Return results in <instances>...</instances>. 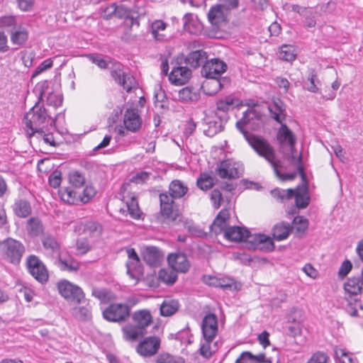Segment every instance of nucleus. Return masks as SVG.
I'll return each instance as SVG.
<instances>
[{
	"instance_id": "14",
	"label": "nucleus",
	"mask_w": 363,
	"mask_h": 363,
	"mask_svg": "<svg viewBox=\"0 0 363 363\" xmlns=\"http://www.w3.org/2000/svg\"><path fill=\"white\" fill-rule=\"evenodd\" d=\"M128 259L126 262L127 274L133 279H138V277L143 274L140 259L133 248L126 250Z\"/></svg>"
},
{
	"instance_id": "16",
	"label": "nucleus",
	"mask_w": 363,
	"mask_h": 363,
	"mask_svg": "<svg viewBox=\"0 0 363 363\" xmlns=\"http://www.w3.org/2000/svg\"><path fill=\"white\" fill-rule=\"evenodd\" d=\"M277 140L281 147L288 146L291 152H294L296 139L293 132L285 123H281L277 133Z\"/></svg>"
},
{
	"instance_id": "6",
	"label": "nucleus",
	"mask_w": 363,
	"mask_h": 363,
	"mask_svg": "<svg viewBox=\"0 0 363 363\" xmlns=\"http://www.w3.org/2000/svg\"><path fill=\"white\" fill-rule=\"evenodd\" d=\"M131 307L128 303H113L102 313L105 320L112 323L125 322L130 315Z\"/></svg>"
},
{
	"instance_id": "34",
	"label": "nucleus",
	"mask_w": 363,
	"mask_h": 363,
	"mask_svg": "<svg viewBox=\"0 0 363 363\" xmlns=\"http://www.w3.org/2000/svg\"><path fill=\"white\" fill-rule=\"evenodd\" d=\"M122 330L124 338L128 341H135L145 334V332L142 330L140 327L133 324H127Z\"/></svg>"
},
{
	"instance_id": "43",
	"label": "nucleus",
	"mask_w": 363,
	"mask_h": 363,
	"mask_svg": "<svg viewBox=\"0 0 363 363\" xmlns=\"http://www.w3.org/2000/svg\"><path fill=\"white\" fill-rule=\"evenodd\" d=\"M320 82L314 70H312L306 80L303 82V88L313 93L318 92V85Z\"/></svg>"
},
{
	"instance_id": "57",
	"label": "nucleus",
	"mask_w": 363,
	"mask_h": 363,
	"mask_svg": "<svg viewBox=\"0 0 363 363\" xmlns=\"http://www.w3.org/2000/svg\"><path fill=\"white\" fill-rule=\"evenodd\" d=\"M86 57L101 69H106L108 67V62L101 55L89 54L86 55Z\"/></svg>"
},
{
	"instance_id": "3",
	"label": "nucleus",
	"mask_w": 363,
	"mask_h": 363,
	"mask_svg": "<svg viewBox=\"0 0 363 363\" xmlns=\"http://www.w3.org/2000/svg\"><path fill=\"white\" fill-rule=\"evenodd\" d=\"M250 147L261 157L267 161L274 169L277 177H281L279 167L281 161L276 157V152L272 145L264 138L252 135L245 138Z\"/></svg>"
},
{
	"instance_id": "53",
	"label": "nucleus",
	"mask_w": 363,
	"mask_h": 363,
	"mask_svg": "<svg viewBox=\"0 0 363 363\" xmlns=\"http://www.w3.org/2000/svg\"><path fill=\"white\" fill-rule=\"evenodd\" d=\"M60 194L61 199L69 204H74L77 201V192L70 188L61 190Z\"/></svg>"
},
{
	"instance_id": "11",
	"label": "nucleus",
	"mask_w": 363,
	"mask_h": 363,
	"mask_svg": "<svg viewBox=\"0 0 363 363\" xmlns=\"http://www.w3.org/2000/svg\"><path fill=\"white\" fill-rule=\"evenodd\" d=\"M27 267L31 275L43 284L48 280V272L42 261L35 255H29L26 260Z\"/></svg>"
},
{
	"instance_id": "9",
	"label": "nucleus",
	"mask_w": 363,
	"mask_h": 363,
	"mask_svg": "<svg viewBox=\"0 0 363 363\" xmlns=\"http://www.w3.org/2000/svg\"><path fill=\"white\" fill-rule=\"evenodd\" d=\"M160 213L167 221L177 222L180 220L181 215L179 211L174 208V201L167 193L160 194Z\"/></svg>"
},
{
	"instance_id": "49",
	"label": "nucleus",
	"mask_w": 363,
	"mask_h": 363,
	"mask_svg": "<svg viewBox=\"0 0 363 363\" xmlns=\"http://www.w3.org/2000/svg\"><path fill=\"white\" fill-rule=\"evenodd\" d=\"M156 363H185L181 357L174 356L167 352L160 354L155 361Z\"/></svg>"
},
{
	"instance_id": "51",
	"label": "nucleus",
	"mask_w": 363,
	"mask_h": 363,
	"mask_svg": "<svg viewBox=\"0 0 363 363\" xmlns=\"http://www.w3.org/2000/svg\"><path fill=\"white\" fill-rule=\"evenodd\" d=\"M126 206L128 211L133 218H140L141 212L139 208L138 201L134 196H132L129 201H126Z\"/></svg>"
},
{
	"instance_id": "22",
	"label": "nucleus",
	"mask_w": 363,
	"mask_h": 363,
	"mask_svg": "<svg viewBox=\"0 0 363 363\" xmlns=\"http://www.w3.org/2000/svg\"><path fill=\"white\" fill-rule=\"evenodd\" d=\"M41 242L45 252L48 255L54 256L60 255V245L57 239L52 235H43L41 238Z\"/></svg>"
},
{
	"instance_id": "1",
	"label": "nucleus",
	"mask_w": 363,
	"mask_h": 363,
	"mask_svg": "<svg viewBox=\"0 0 363 363\" xmlns=\"http://www.w3.org/2000/svg\"><path fill=\"white\" fill-rule=\"evenodd\" d=\"M23 121L26 128L31 131L28 133L29 137L55 129V119L50 116L48 110L38 104L26 113Z\"/></svg>"
},
{
	"instance_id": "38",
	"label": "nucleus",
	"mask_w": 363,
	"mask_h": 363,
	"mask_svg": "<svg viewBox=\"0 0 363 363\" xmlns=\"http://www.w3.org/2000/svg\"><path fill=\"white\" fill-rule=\"evenodd\" d=\"M228 213L221 211L218 215L216 216L213 223L211 225V231L215 234H220L221 233H225V230L227 228L226 227V218Z\"/></svg>"
},
{
	"instance_id": "31",
	"label": "nucleus",
	"mask_w": 363,
	"mask_h": 363,
	"mask_svg": "<svg viewBox=\"0 0 363 363\" xmlns=\"http://www.w3.org/2000/svg\"><path fill=\"white\" fill-rule=\"evenodd\" d=\"M235 363H272L271 361L266 358L264 353L254 355L250 352H243Z\"/></svg>"
},
{
	"instance_id": "41",
	"label": "nucleus",
	"mask_w": 363,
	"mask_h": 363,
	"mask_svg": "<svg viewBox=\"0 0 363 363\" xmlns=\"http://www.w3.org/2000/svg\"><path fill=\"white\" fill-rule=\"evenodd\" d=\"M58 266L62 270L77 272L79 268V262L72 257L61 258L59 257Z\"/></svg>"
},
{
	"instance_id": "21",
	"label": "nucleus",
	"mask_w": 363,
	"mask_h": 363,
	"mask_svg": "<svg viewBox=\"0 0 363 363\" xmlns=\"http://www.w3.org/2000/svg\"><path fill=\"white\" fill-rule=\"evenodd\" d=\"M272 118L279 123H283L286 119V105L280 99L274 100L268 106Z\"/></svg>"
},
{
	"instance_id": "35",
	"label": "nucleus",
	"mask_w": 363,
	"mask_h": 363,
	"mask_svg": "<svg viewBox=\"0 0 363 363\" xmlns=\"http://www.w3.org/2000/svg\"><path fill=\"white\" fill-rule=\"evenodd\" d=\"M13 210L15 215L19 218H27L32 213L30 203L24 199L16 201L13 206Z\"/></svg>"
},
{
	"instance_id": "32",
	"label": "nucleus",
	"mask_w": 363,
	"mask_h": 363,
	"mask_svg": "<svg viewBox=\"0 0 363 363\" xmlns=\"http://www.w3.org/2000/svg\"><path fill=\"white\" fill-rule=\"evenodd\" d=\"M291 230L292 227L289 223H277L272 228L273 238L277 241L285 240L289 237Z\"/></svg>"
},
{
	"instance_id": "61",
	"label": "nucleus",
	"mask_w": 363,
	"mask_h": 363,
	"mask_svg": "<svg viewBox=\"0 0 363 363\" xmlns=\"http://www.w3.org/2000/svg\"><path fill=\"white\" fill-rule=\"evenodd\" d=\"M329 360V357L325 352H317L311 356L307 363H328Z\"/></svg>"
},
{
	"instance_id": "10",
	"label": "nucleus",
	"mask_w": 363,
	"mask_h": 363,
	"mask_svg": "<svg viewBox=\"0 0 363 363\" xmlns=\"http://www.w3.org/2000/svg\"><path fill=\"white\" fill-rule=\"evenodd\" d=\"M111 75L116 82L122 86L127 92H130L133 89L137 87L133 76L130 73H125L122 69V65L119 63L113 65L111 71Z\"/></svg>"
},
{
	"instance_id": "60",
	"label": "nucleus",
	"mask_w": 363,
	"mask_h": 363,
	"mask_svg": "<svg viewBox=\"0 0 363 363\" xmlns=\"http://www.w3.org/2000/svg\"><path fill=\"white\" fill-rule=\"evenodd\" d=\"M210 199L214 208H219L221 205V201L223 200V196L220 191L218 189H213L210 194Z\"/></svg>"
},
{
	"instance_id": "15",
	"label": "nucleus",
	"mask_w": 363,
	"mask_h": 363,
	"mask_svg": "<svg viewBox=\"0 0 363 363\" xmlns=\"http://www.w3.org/2000/svg\"><path fill=\"white\" fill-rule=\"evenodd\" d=\"M216 172L222 179H234L240 177L242 174L243 169L238 164L223 161L218 164Z\"/></svg>"
},
{
	"instance_id": "45",
	"label": "nucleus",
	"mask_w": 363,
	"mask_h": 363,
	"mask_svg": "<svg viewBox=\"0 0 363 363\" xmlns=\"http://www.w3.org/2000/svg\"><path fill=\"white\" fill-rule=\"evenodd\" d=\"M179 100L183 103H188L198 99V94L193 91L191 87L186 86L179 90Z\"/></svg>"
},
{
	"instance_id": "55",
	"label": "nucleus",
	"mask_w": 363,
	"mask_h": 363,
	"mask_svg": "<svg viewBox=\"0 0 363 363\" xmlns=\"http://www.w3.org/2000/svg\"><path fill=\"white\" fill-rule=\"evenodd\" d=\"M177 275L172 272L166 269H160L159 272V279L167 284H173L177 280Z\"/></svg>"
},
{
	"instance_id": "23",
	"label": "nucleus",
	"mask_w": 363,
	"mask_h": 363,
	"mask_svg": "<svg viewBox=\"0 0 363 363\" xmlns=\"http://www.w3.org/2000/svg\"><path fill=\"white\" fill-rule=\"evenodd\" d=\"M294 190L296 206L299 209L306 208L310 203V195L307 185L297 186Z\"/></svg>"
},
{
	"instance_id": "44",
	"label": "nucleus",
	"mask_w": 363,
	"mask_h": 363,
	"mask_svg": "<svg viewBox=\"0 0 363 363\" xmlns=\"http://www.w3.org/2000/svg\"><path fill=\"white\" fill-rule=\"evenodd\" d=\"M17 19L13 16H4L0 17V29L11 32L18 26Z\"/></svg>"
},
{
	"instance_id": "36",
	"label": "nucleus",
	"mask_w": 363,
	"mask_h": 363,
	"mask_svg": "<svg viewBox=\"0 0 363 363\" xmlns=\"http://www.w3.org/2000/svg\"><path fill=\"white\" fill-rule=\"evenodd\" d=\"M101 11L102 16L105 19H110L113 16L121 18L123 16V8L122 6H117L116 3L107 6H101Z\"/></svg>"
},
{
	"instance_id": "33",
	"label": "nucleus",
	"mask_w": 363,
	"mask_h": 363,
	"mask_svg": "<svg viewBox=\"0 0 363 363\" xmlns=\"http://www.w3.org/2000/svg\"><path fill=\"white\" fill-rule=\"evenodd\" d=\"M179 308L178 301L165 298L160 305V311L162 316L168 317L174 315Z\"/></svg>"
},
{
	"instance_id": "24",
	"label": "nucleus",
	"mask_w": 363,
	"mask_h": 363,
	"mask_svg": "<svg viewBox=\"0 0 363 363\" xmlns=\"http://www.w3.org/2000/svg\"><path fill=\"white\" fill-rule=\"evenodd\" d=\"M134 325L146 333V328L149 326L152 322V317L151 313L147 310H139L133 314L132 316Z\"/></svg>"
},
{
	"instance_id": "30",
	"label": "nucleus",
	"mask_w": 363,
	"mask_h": 363,
	"mask_svg": "<svg viewBox=\"0 0 363 363\" xmlns=\"http://www.w3.org/2000/svg\"><path fill=\"white\" fill-rule=\"evenodd\" d=\"M248 233V230L238 226L228 227L225 230V238L235 242L244 241L245 237Z\"/></svg>"
},
{
	"instance_id": "12",
	"label": "nucleus",
	"mask_w": 363,
	"mask_h": 363,
	"mask_svg": "<svg viewBox=\"0 0 363 363\" xmlns=\"http://www.w3.org/2000/svg\"><path fill=\"white\" fill-rule=\"evenodd\" d=\"M201 330L205 340L209 344L218 333V318L215 314L208 313L203 318Z\"/></svg>"
},
{
	"instance_id": "62",
	"label": "nucleus",
	"mask_w": 363,
	"mask_h": 363,
	"mask_svg": "<svg viewBox=\"0 0 363 363\" xmlns=\"http://www.w3.org/2000/svg\"><path fill=\"white\" fill-rule=\"evenodd\" d=\"M194 16L192 13H187L183 17V27L184 30L189 33H194L195 30L193 28Z\"/></svg>"
},
{
	"instance_id": "50",
	"label": "nucleus",
	"mask_w": 363,
	"mask_h": 363,
	"mask_svg": "<svg viewBox=\"0 0 363 363\" xmlns=\"http://www.w3.org/2000/svg\"><path fill=\"white\" fill-rule=\"evenodd\" d=\"M92 295L102 303H108L113 299V294L106 289H94Z\"/></svg>"
},
{
	"instance_id": "17",
	"label": "nucleus",
	"mask_w": 363,
	"mask_h": 363,
	"mask_svg": "<svg viewBox=\"0 0 363 363\" xmlns=\"http://www.w3.org/2000/svg\"><path fill=\"white\" fill-rule=\"evenodd\" d=\"M228 11L219 4L211 6L208 12V21L215 26L221 27L228 22Z\"/></svg>"
},
{
	"instance_id": "54",
	"label": "nucleus",
	"mask_w": 363,
	"mask_h": 363,
	"mask_svg": "<svg viewBox=\"0 0 363 363\" xmlns=\"http://www.w3.org/2000/svg\"><path fill=\"white\" fill-rule=\"evenodd\" d=\"M335 354L340 358L341 363H358L356 357H354L352 354L347 352L343 349L335 350Z\"/></svg>"
},
{
	"instance_id": "28",
	"label": "nucleus",
	"mask_w": 363,
	"mask_h": 363,
	"mask_svg": "<svg viewBox=\"0 0 363 363\" xmlns=\"http://www.w3.org/2000/svg\"><path fill=\"white\" fill-rule=\"evenodd\" d=\"M235 99L231 96H225L224 99H220L216 102V115L222 116L225 122H227L228 111L233 107Z\"/></svg>"
},
{
	"instance_id": "8",
	"label": "nucleus",
	"mask_w": 363,
	"mask_h": 363,
	"mask_svg": "<svg viewBox=\"0 0 363 363\" xmlns=\"http://www.w3.org/2000/svg\"><path fill=\"white\" fill-rule=\"evenodd\" d=\"M244 241L249 249L266 252H272L274 249V244L272 240L270 237L264 234H251L248 230Z\"/></svg>"
},
{
	"instance_id": "5",
	"label": "nucleus",
	"mask_w": 363,
	"mask_h": 363,
	"mask_svg": "<svg viewBox=\"0 0 363 363\" xmlns=\"http://www.w3.org/2000/svg\"><path fill=\"white\" fill-rule=\"evenodd\" d=\"M263 113L255 107H251L243 113L242 118L236 123V128L242 133L244 137L252 135L246 128L257 130L262 121Z\"/></svg>"
},
{
	"instance_id": "64",
	"label": "nucleus",
	"mask_w": 363,
	"mask_h": 363,
	"mask_svg": "<svg viewBox=\"0 0 363 363\" xmlns=\"http://www.w3.org/2000/svg\"><path fill=\"white\" fill-rule=\"evenodd\" d=\"M96 194V191L91 186H86L83 190L82 195L80 197L81 201L84 203H88Z\"/></svg>"
},
{
	"instance_id": "20",
	"label": "nucleus",
	"mask_w": 363,
	"mask_h": 363,
	"mask_svg": "<svg viewBox=\"0 0 363 363\" xmlns=\"http://www.w3.org/2000/svg\"><path fill=\"white\" fill-rule=\"evenodd\" d=\"M123 123L128 130L136 132L141 125V119L138 113V109L134 108H127L125 111Z\"/></svg>"
},
{
	"instance_id": "29",
	"label": "nucleus",
	"mask_w": 363,
	"mask_h": 363,
	"mask_svg": "<svg viewBox=\"0 0 363 363\" xmlns=\"http://www.w3.org/2000/svg\"><path fill=\"white\" fill-rule=\"evenodd\" d=\"M189 189L182 181L173 180L169 186V194L172 200L182 198L188 191Z\"/></svg>"
},
{
	"instance_id": "56",
	"label": "nucleus",
	"mask_w": 363,
	"mask_h": 363,
	"mask_svg": "<svg viewBox=\"0 0 363 363\" xmlns=\"http://www.w3.org/2000/svg\"><path fill=\"white\" fill-rule=\"evenodd\" d=\"M293 224L299 233H304L308 227V220L303 216H296L294 218Z\"/></svg>"
},
{
	"instance_id": "47",
	"label": "nucleus",
	"mask_w": 363,
	"mask_h": 363,
	"mask_svg": "<svg viewBox=\"0 0 363 363\" xmlns=\"http://www.w3.org/2000/svg\"><path fill=\"white\" fill-rule=\"evenodd\" d=\"M271 195L277 200L283 201L294 197V190L293 189H274L271 191Z\"/></svg>"
},
{
	"instance_id": "13",
	"label": "nucleus",
	"mask_w": 363,
	"mask_h": 363,
	"mask_svg": "<svg viewBox=\"0 0 363 363\" xmlns=\"http://www.w3.org/2000/svg\"><path fill=\"white\" fill-rule=\"evenodd\" d=\"M160 347V339L157 336L145 338L137 346V352L143 357H152L155 354Z\"/></svg>"
},
{
	"instance_id": "19",
	"label": "nucleus",
	"mask_w": 363,
	"mask_h": 363,
	"mask_svg": "<svg viewBox=\"0 0 363 363\" xmlns=\"http://www.w3.org/2000/svg\"><path fill=\"white\" fill-rule=\"evenodd\" d=\"M191 76V70L186 66L173 67L169 74V81L176 85H182L186 83Z\"/></svg>"
},
{
	"instance_id": "27",
	"label": "nucleus",
	"mask_w": 363,
	"mask_h": 363,
	"mask_svg": "<svg viewBox=\"0 0 363 363\" xmlns=\"http://www.w3.org/2000/svg\"><path fill=\"white\" fill-rule=\"evenodd\" d=\"M207 54L202 50L191 52L184 58V63L192 68H197L201 65H203L207 60Z\"/></svg>"
},
{
	"instance_id": "46",
	"label": "nucleus",
	"mask_w": 363,
	"mask_h": 363,
	"mask_svg": "<svg viewBox=\"0 0 363 363\" xmlns=\"http://www.w3.org/2000/svg\"><path fill=\"white\" fill-rule=\"evenodd\" d=\"M73 315L82 321L88 320L91 318V308L88 306L74 307L72 308Z\"/></svg>"
},
{
	"instance_id": "58",
	"label": "nucleus",
	"mask_w": 363,
	"mask_h": 363,
	"mask_svg": "<svg viewBox=\"0 0 363 363\" xmlns=\"http://www.w3.org/2000/svg\"><path fill=\"white\" fill-rule=\"evenodd\" d=\"M166 26H167V24L161 20L155 21L152 23V26H151L152 33L153 35V37L156 40L161 39V35L158 33L160 30H164L166 28Z\"/></svg>"
},
{
	"instance_id": "59",
	"label": "nucleus",
	"mask_w": 363,
	"mask_h": 363,
	"mask_svg": "<svg viewBox=\"0 0 363 363\" xmlns=\"http://www.w3.org/2000/svg\"><path fill=\"white\" fill-rule=\"evenodd\" d=\"M53 62L52 59L48 58L45 60L43 62H41L38 67L35 69L32 74V78H34L43 72L46 71L48 69H50L52 67Z\"/></svg>"
},
{
	"instance_id": "37",
	"label": "nucleus",
	"mask_w": 363,
	"mask_h": 363,
	"mask_svg": "<svg viewBox=\"0 0 363 363\" xmlns=\"http://www.w3.org/2000/svg\"><path fill=\"white\" fill-rule=\"evenodd\" d=\"M28 38L27 30L21 26H18L16 28L11 32V41L13 45H22Z\"/></svg>"
},
{
	"instance_id": "18",
	"label": "nucleus",
	"mask_w": 363,
	"mask_h": 363,
	"mask_svg": "<svg viewBox=\"0 0 363 363\" xmlns=\"http://www.w3.org/2000/svg\"><path fill=\"white\" fill-rule=\"evenodd\" d=\"M167 261L170 267L177 272L185 273L190 268V262L186 256L182 252L169 255Z\"/></svg>"
},
{
	"instance_id": "7",
	"label": "nucleus",
	"mask_w": 363,
	"mask_h": 363,
	"mask_svg": "<svg viewBox=\"0 0 363 363\" xmlns=\"http://www.w3.org/2000/svg\"><path fill=\"white\" fill-rule=\"evenodd\" d=\"M57 289L60 294L69 301L81 303L85 298L82 289L67 280L59 281Z\"/></svg>"
},
{
	"instance_id": "40",
	"label": "nucleus",
	"mask_w": 363,
	"mask_h": 363,
	"mask_svg": "<svg viewBox=\"0 0 363 363\" xmlns=\"http://www.w3.org/2000/svg\"><path fill=\"white\" fill-rule=\"evenodd\" d=\"M225 123L222 116H218L217 121H210L208 123V128L204 130V134L208 137H213L223 130Z\"/></svg>"
},
{
	"instance_id": "42",
	"label": "nucleus",
	"mask_w": 363,
	"mask_h": 363,
	"mask_svg": "<svg viewBox=\"0 0 363 363\" xmlns=\"http://www.w3.org/2000/svg\"><path fill=\"white\" fill-rule=\"evenodd\" d=\"M295 48L291 45H282L279 51V57L281 60L291 62L296 59Z\"/></svg>"
},
{
	"instance_id": "39",
	"label": "nucleus",
	"mask_w": 363,
	"mask_h": 363,
	"mask_svg": "<svg viewBox=\"0 0 363 363\" xmlns=\"http://www.w3.org/2000/svg\"><path fill=\"white\" fill-rule=\"evenodd\" d=\"M345 291L351 296H355L363 291V286L361 284L359 277H352L348 279L345 284Z\"/></svg>"
},
{
	"instance_id": "63",
	"label": "nucleus",
	"mask_w": 363,
	"mask_h": 363,
	"mask_svg": "<svg viewBox=\"0 0 363 363\" xmlns=\"http://www.w3.org/2000/svg\"><path fill=\"white\" fill-rule=\"evenodd\" d=\"M62 104V98L61 96L54 93H50L47 96V104L48 106L57 108Z\"/></svg>"
},
{
	"instance_id": "48",
	"label": "nucleus",
	"mask_w": 363,
	"mask_h": 363,
	"mask_svg": "<svg viewBox=\"0 0 363 363\" xmlns=\"http://www.w3.org/2000/svg\"><path fill=\"white\" fill-rule=\"evenodd\" d=\"M196 184L200 189L206 191L213 187V178L207 173H202L197 179Z\"/></svg>"
},
{
	"instance_id": "26",
	"label": "nucleus",
	"mask_w": 363,
	"mask_h": 363,
	"mask_svg": "<svg viewBox=\"0 0 363 363\" xmlns=\"http://www.w3.org/2000/svg\"><path fill=\"white\" fill-rule=\"evenodd\" d=\"M26 230L29 237L36 238L43 235L44 226L38 217H30L27 220Z\"/></svg>"
},
{
	"instance_id": "2",
	"label": "nucleus",
	"mask_w": 363,
	"mask_h": 363,
	"mask_svg": "<svg viewBox=\"0 0 363 363\" xmlns=\"http://www.w3.org/2000/svg\"><path fill=\"white\" fill-rule=\"evenodd\" d=\"M228 66L225 62L218 59L213 58L206 60L203 65L201 73L206 79H212V84H215L216 89L211 91L210 94L218 93L221 89L230 84V79L221 77V74L226 72Z\"/></svg>"
},
{
	"instance_id": "4",
	"label": "nucleus",
	"mask_w": 363,
	"mask_h": 363,
	"mask_svg": "<svg viewBox=\"0 0 363 363\" xmlns=\"http://www.w3.org/2000/svg\"><path fill=\"white\" fill-rule=\"evenodd\" d=\"M26 252L24 245L19 240L7 238L0 242V253L4 260L13 264H18Z\"/></svg>"
},
{
	"instance_id": "52",
	"label": "nucleus",
	"mask_w": 363,
	"mask_h": 363,
	"mask_svg": "<svg viewBox=\"0 0 363 363\" xmlns=\"http://www.w3.org/2000/svg\"><path fill=\"white\" fill-rule=\"evenodd\" d=\"M69 181L74 187L80 188L85 184V177L80 172L74 170L69 173Z\"/></svg>"
},
{
	"instance_id": "25",
	"label": "nucleus",
	"mask_w": 363,
	"mask_h": 363,
	"mask_svg": "<svg viewBox=\"0 0 363 363\" xmlns=\"http://www.w3.org/2000/svg\"><path fill=\"white\" fill-rule=\"evenodd\" d=\"M143 259L148 265L157 267L160 263L162 255L157 247L150 246L143 250Z\"/></svg>"
}]
</instances>
